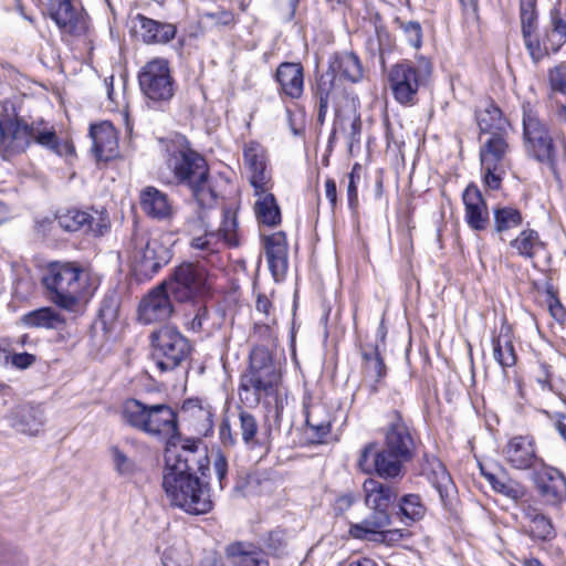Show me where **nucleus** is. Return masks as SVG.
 <instances>
[{
    "label": "nucleus",
    "mask_w": 566,
    "mask_h": 566,
    "mask_svg": "<svg viewBox=\"0 0 566 566\" xmlns=\"http://www.w3.org/2000/svg\"><path fill=\"white\" fill-rule=\"evenodd\" d=\"M417 455V432L399 410L388 415L382 428V443L369 441L360 449L356 467L367 475L380 480L400 481L407 472L406 465Z\"/></svg>",
    "instance_id": "f257e3e1"
},
{
    "label": "nucleus",
    "mask_w": 566,
    "mask_h": 566,
    "mask_svg": "<svg viewBox=\"0 0 566 566\" xmlns=\"http://www.w3.org/2000/svg\"><path fill=\"white\" fill-rule=\"evenodd\" d=\"M238 395L245 407L255 408L262 405L273 418L274 426H281L287 403V389L282 370L265 345L252 347L248 366L239 377Z\"/></svg>",
    "instance_id": "f03ea898"
},
{
    "label": "nucleus",
    "mask_w": 566,
    "mask_h": 566,
    "mask_svg": "<svg viewBox=\"0 0 566 566\" xmlns=\"http://www.w3.org/2000/svg\"><path fill=\"white\" fill-rule=\"evenodd\" d=\"M161 485L170 505L189 515H205L213 510L209 482L202 481L187 460L165 467Z\"/></svg>",
    "instance_id": "7ed1b4c3"
},
{
    "label": "nucleus",
    "mask_w": 566,
    "mask_h": 566,
    "mask_svg": "<svg viewBox=\"0 0 566 566\" xmlns=\"http://www.w3.org/2000/svg\"><path fill=\"white\" fill-rule=\"evenodd\" d=\"M48 298L59 308L74 312L93 295L90 275L75 262H50L42 276Z\"/></svg>",
    "instance_id": "20e7f679"
},
{
    "label": "nucleus",
    "mask_w": 566,
    "mask_h": 566,
    "mask_svg": "<svg viewBox=\"0 0 566 566\" xmlns=\"http://www.w3.org/2000/svg\"><path fill=\"white\" fill-rule=\"evenodd\" d=\"M520 19L524 45L535 64L558 53L566 44V20L559 8L554 7L549 11V25L545 28L541 38L536 35L538 20L536 0H521Z\"/></svg>",
    "instance_id": "39448f33"
},
{
    "label": "nucleus",
    "mask_w": 566,
    "mask_h": 566,
    "mask_svg": "<svg viewBox=\"0 0 566 566\" xmlns=\"http://www.w3.org/2000/svg\"><path fill=\"white\" fill-rule=\"evenodd\" d=\"M522 111V142L526 156L545 165L555 178H559L558 144L566 147L565 138H554L552 129L544 120L535 104L524 101Z\"/></svg>",
    "instance_id": "423d86ee"
},
{
    "label": "nucleus",
    "mask_w": 566,
    "mask_h": 566,
    "mask_svg": "<svg viewBox=\"0 0 566 566\" xmlns=\"http://www.w3.org/2000/svg\"><path fill=\"white\" fill-rule=\"evenodd\" d=\"M123 249L132 261L134 271L146 279H151L172 258L171 249L160 240L151 239L147 231L137 227L124 242Z\"/></svg>",
    "instance_id": "0eeeda50"
},
{
    "label": "nucleus",
    "mask_w": 566,
    "mask_h": 566,
    "mask_svg": "<svg viewBox=\"0 0 566 566\" xmlns=\"http://www.w3.org/2000/svg\"><path fill=\"white\" fill-rule=\"evenodd\" d=\"M138 85L145 105L154 111H165L172 101L177 83L168 60L155 57L140 67Z\"/></svg>",
    "instance_id": "6e6552de"
},
{
    "label": "nucleus",
    "mask_w": 566,
    "mask_h": 566,
    "mask_svg": "<svg viewBox=\"0 0 566 566\" xmlns=\"http://www.w3.org/2000/svg\"><path fill=\"white\" fill-rule=\"evenodd\" d=\"M45 9L62 36H71L93 50L94 29L80 0H46Z\"/></svg>",
    "instance_id": "1a4fd4ad"
},
{
    "label": "nucleus",
    "mask_w": 566,
    "mask_h": 566,
    "mask_svg": "<svg viewBox=\"0 0 566 566\" xmlns=\"http://www.w3.org/2000/svg\"><path fill=\"white\" fill-rule=\"evenodd\" d=\"M432 65L423 56L415 65L409 60L398 62L388 71L387 82L394 99L402 106H413L418 102V92L430 76Z\"/></svg>",
    "instance_id": "9d476101"
},
{
    "label": "nucleus",
    "mask_w": 566,
    "mask_h": 566,
    "mask_svg": "<svg viewBox=\"0 0 566 566\" xmlns=\"http://www.w3.org/2000/svg\"><path fill=\"white\" fill-rule=\"evenodd\" d=\"M151 359L160 371H171L181 366L192 352L189 339L174 326L165 325L149 335Z\"/></svg>",
    "instance_id": "9b49d317"
},
{
    "label": "nucleus",
    "mask_w": 566,
    "mask_h": 566,
    "mask_svg": "<svg viewBox=\"0 0 566 566\" xmlns=\"http://www.w3.org/2000/svg\"><path fill=\"white\" fill-rule=\"evenodd\" d=\"M166 164L180 186L188 187L202 177H209V166L202 155L191 148L185 137L166 144Z\"/></svg>",
    "instance_id": "f8f14e48"
},
{
    "label": "nucleus",
    "mask_w": 566,
    "mask_h": 566,
    "mask_svg": "<svg viewBox=\"0 0 566 566\" xmlns=\"http://www.w3.org/2000/svg\"><path fill=\"white\" fill-rule=\"evenodd\" d=\"M375 475H369L363 483L365 503L373 511L360 523L371 524L375 527H387L391 523L390 507L398 499L397 488L388 484L386 480L380 481Z\"/></svg>",
    "instance_id": "ddd939ff"
},
{
    "label": "nucleus",
    "mask_w": 566,
    "mask_h": 566,
    "mask_svg": "<svg viewBox=\"0 0 566 566\" xmlns=\"http://www.w3.org/2000/svg\"><path fill=\"white\" fill-rule=\"evenodd\" d=\"M165 287L179 303L192 301L208 292V273L201 265L184 262L176 266Z\"/></svg>",
    "instance_id": "4468645a"
},
{
    "label": "nucleus",
    "mask_w": 566,
    "mask_h": 566,
    "mask_svg": "<svg viewBox=\"0 0 566 566\" xmlns=\"http://www.w3.org/2000/svg\"><path fill=\"white\" fill-rule=\"evenodd\" d=\"M59 226L67 232L99 238L111 230L109 214L106 209H67L57 216Z\"/></svg>",
    "instance_id": "2eb2a0df"
},
{
    "label": "nucleus",
    "mask_w": 566,
    "mask_h": 566,
    "mask_svg": "<svg viewBox=\"0 0 566 566\" xmlns=\"http://www.w3.org/2000/svg\"><path fill=\"white\" fill-rule=\"evenodd\" d=\"M243 160L250 174L254 196L261 197L262 193L272 190L273 181L268 167L266 149L259 142L250 140L243 147Z\"/></svg>",
    "instance_id": "dca6fc26"
},
{
    "label": "nucleus",
    "mask_w": 566,
    "mask_h": 566,
    "mask_svg": "<svg viewBox=\"0 0 566 566\" xmlns=\"http://www.w3.org/2000/svg\"><path fill=\"white\" fill-rule=\"evenodd\" d=\"M311 104L316 114V125L323 127L329 107L334 108L335 123L343 120L342 109L336 99L338 95V86L329 75L323 73L316 74L314 82L311 84Z\"/></svg>",
    "instance_id": "f3484780"
},
{
    "label": "nucleus",
    "mask_w": 566,
    "mask_h": 566,
    "mask_svg": "<svg viewBox=\"0 0 566 566\" xmlns=\"http://www.w3.org/2000/svg\"><path fill=\"white\" fill-rule=\"evenodd\" d=\"M184 421L198 437H210L214 430L216 408L203 398L191 397L182 401Z\"/></svg>",
    "instance_id": "a211bd4d"
},
{
    "label": "nucleus",
    "mask_w": 566,
    "mask_h": 566,
    "mask_svg": "<svg viewBox=\"0 0 566 566\" xmlns=\"http://www.w3.org/2000/svg\"><path fill=\"white\" fill-rule=\"evenodd\" d=\"M170 296L163 283L151 289L139 302L138 321L144 325L167 321L174 312Z\"/></svg>",
    "instance_id": "6ab92c4d"
},
{
    "label": "nucleus",
    "mask_w": 566,
    "mask_h": 566,
    "mask_svg": "<svg viewBox=\"0 0 566 566\" xmlns=\"http://www.w3.org/2000/svg\"><path fill=\"white\" fill-rule=\"evenodd\" d=\"M144 433L174 443L175 439L179 438L177 412L166 403L150 405Z\"/></svg>",
    "instance_id": "aec40b11"
},
{
    "label": "nucleus",
    "mask_w": 566,
    "mask_h": 566,
    "mask_svg": "<svg viewBox=\"0 0 566 566\" xmlns=\"http://www.w3.org/2000/svg\"><path fill=\"white\" fill-rule=\"evenodd\" d=\"M506 462L514 469L526 471L538 469L544 461L537 454L536 443L532 436H514L512 437L504 450Z\"/></svg>",
    "instance_id": "412c9836"
},
{
    "label": "nucleus",
    "mask_w": 566,
    "mask_h": 566,
    "mask_svg": "<svg viewBox=\"0 0 566 566\" xmlns=\"http://www.w3.org/2000/svg\"><path fill=\"white\" fill-rule=\"evenodd\" d=\"M533 479L538 494L546 504L557 506L566 500V476L557 468L542 463L534 471Z\"/></svg>",
    "instance_id": "4be33fe9"
},
{
    "label": "nucleus",
    "mask_w": 566,
    "mask_h": 566,
    "mask_svg": "<svg viewBox=\"0 0 566 566\" xmlns=\"http://www.w3.org/2000/svg\"><path fill=\"white\" fill-rule=\"evenodd\" d=\"M361 387L369 397L377 395L385 386L388 368L380 354L379 344L369 345L361 349Z\"/></svg>",
    "instance_id": "5701e85b"
},
{
    "label": "nucleus",
    "mask_w": 566,
    "mask_h": 566,
    "mask_svg": "<svg viewBox=\"0 0 566 566\" xmlns=\"http://www.w3.org/2000/svg\"><path fill=\"white\" fill-rule=\"evenodd\" d=\"M13 114L6 118V135L2 157L7 160L24 153L32 143V125L18 116L12 106Z\"/></svg>",
    "instance_id": "b1692460"
},
{
    "label": "nucleus",
    "mask_w": 566,
    "mask_h": 566,
    "mask_svg": "<svg viewBox=\"0 0 566 566\" xmlns=\"http://www.w3.org/2000/svg\"><path fill=\"white\" fill-rule=\"evenodd\" d=\"M281 98L298 99L304 93V67L300 62H282L273 75Z\"/></svg>",
    "instance_id": "393cba45"
},
{
    "label": "nucleus",
    "mask_w": 566,
    "mask_h": 566,
    "mask_svg": "<svg viewBox=\"0 0 566 566\" xmlns=\"http://www.w3.org/2000/svg\"><path fill=\"white\" fill-rule=\"evenodd\" d=\"M323 74L329 75L334 82L339 78L356 84L364 77V67L356 53L340 51L329 56L327 70Z\"/></svg>",
    "instance_id": "a878e982"
},
{
    "label": "nucleus",
    "mask_w": 566,
    "mask_h": 566,
    "mask_svg": "<svg viewBox=\"0 0 566 566\" xmlns=\"http://www.w3.org/2000/svg\"><path fill=\"white\" fill-rule=\"evenodd\" d=\"M464 220L468 227L474 231H484L489 223V210L486 202L474 182H470L463 193Z\"/></svg>",
    "instance_id": "bb28decb"
},
{
    "label": "nucleus",
    "mask_w": 566,
    "mask_h": 566,
    "mask_svg": "<svg viewBox=\"0 0 566 566\" xmlns=\"http://www.w3.org/2000/svg\"><path fill=\"white\" fill-rule=\"evenodd\" d=\"M264 253L272 276L275 281L282 280L289 269V244L285 232L277 231L266 235Z\"/></svg>",
    "instance_id": "cd10ccee"
},
{
    "label": "nucleus",
    "mask_w": 566,
    "mask_h": 566,
    "mask_svg": "<svg viewBox=\"0 0 566 566\" xmlns=\"http://www.w3.org/2000/svg\"><path fill=\"white\" fill-rule=\"evenodd\" d=\"M93 140L92 151L98 161H111L118 156V136L115 127L109 122L93 124L90 127Z\"/></svg>",
    "instance_id": "c85d7f7f"
},
{
    "label": "nucleus",
    "mask_w": 566,
    "mask_h": 566,
    "mask_svg": "<svg viewBox=\"0 0 566 566\" xmlns=\"http://www.w3.org/2000/svg\"><path fill=\"white\" fill-rule=\"evenodd\" d=\"M224 553L232 566H270L269 554L252 542L230 543Z\"/></svg>",
    "instance_id": "c756f323"
},
{
    "label": "nucleus",
    "mask_w": 566,
    "mask_h": 566,
    "mask_svg": "<svg viewBox=\"0 0 566 566\" xmlns=\"http://www.w3.org/2000/svg\"><path fill=\"white\" fill-rule=\"evenodd\" d=\"M133 21L134 28L138 29L142 40L146 44H166L177 34L175 24L154 20L143 13H137Z\"/></svg>",
    "instance_id": "7c9ffc66"
},
{
    "label": "nucleus",
    "mask_w": 566,
    "mask_h": 566,
    "mask_svg": "<svg viewBox=\"0 0 566 566\" xmlns=\"http://www.w3.org/2000/svg\"><path fill=\"white\" fill-rule=\"evenodd\" d=\"M139 203L144 213L154 220L167 221L175 214L168 195L154 186H147L140 191Z\"/></svg>",
    "instance_id": "2f4dec72"
},
{
    "label": "nucleus",
    "mask_w": 566,
    "mask_h": 566,
    "mask_svg": "<svg viewBox=\"0 0 566 566\" xmlns=\"http://www.w3.org/2000/svg\"><path fill=\"white\" fill-rule=\"evenodd\" d=\"M333 420L329 412L323 406H313L305 409V430L307 442L322 444L331 434Z\"/></svg>",
    "instance_id": "473e14b6"
},
{
    "label": "nucleus",
    "mask_w": 566,
    "mask_h": 566,
    "mask_svg": "<svg viewBox=\"0 0 566 566\" xmlns=\"http://www.w3.org/2000/svg\"><path fill=\"white\" fill-rule=\"evenodd\" d=\"M481 475L488 481L491 489L513 502H518L525 497L527 491L523 483L512 479L505 469L499 468L497 471H490L480 465Z\"/></svg>",
    "instance_id": "72a5a7b5"
},
{
    "label": "nucleus",
    "mask_w": 566,
    "mask_h": 566,
    "mask_svg": "<svg viewBox=\"0 0 566 566\" xmlns=\"http://www.w3.org/2000/svg\"><path fill=\"white\" fill-rule=\"evenodd\" d=\"M513 338V328L506 319L502 322L499 333L492 334L493 357L503 369L515 366L517 361Z\"/></svg>",
    "instance_id": "f704fd0d"
},
{
    "label": "nucleus",
    "mask_w": 566,
    "mask_h": 566,
    "mask_svg": "<svg viewBox=\"0 0 566 566\" xmlns=\"http://www.w3.org/2000/svg\"><path fill=\"white\" fill-rule=\"evenodd\" d=\"M32 125V143L46 148L59 156H69L75 153L74 146L62 140L53 126L49 125L44 119L31 123Z\"/></svg>",
    "instance_id": "c9c22d12"
},
{
    "label": "nucleus",
    "mask_w": 566,
    "mask_h": 566,
    "mask_svg": "<svg viewBox=\"0 0 566 566\" xmlns=\"http://www.w3.org/2000/svg\"><path fill=\"white\" fill-rule=\"evenodd\" d=\"M474 117L480 134L506 133L511 127L510 120L492 98H489L483 107L475 109Z\"/></svg>",
    "instance_id": "e433bc0d"
},
{
    "label": "nucleus",
    "mask_w": 566,
    "mask_h": 566,
    "mask_svg": "<svg viewBox=\"0 0 566 566\" xmlns=\"http://www.w3.org/2000/svg\"><path fill=\"white\" fill-rule=\"evenodd\" d=\"M10 424L18 432L35 436L44 424V412L40 406H18L11 412Z\"/></svg>",
    "instance_id": "4c0bfd02"
},
{
    "label": "nucleus",
    "mask_w": 566,
    "mask_h": 566,
    "mask_svg": "<svg viewBox=\"0 0 566 566\" xmlns=\"http://www.w3.org/2000/svg\"><path fill=\"white\" fill-rule=\"evenodd\" d=\"M349 535L355 539L370 541L377 544L394 545L405 537V531L399 528L385 530V527H375L371 524L363 523L350 524Z\"/></svg>",
    "instance_id": "58836bf2"
},
{
    "label": "nucleus",
    "mask_w": 566,
    "mask_h": 566,
    "mask_svg": "<svg viewBox=\"0 0 566 566\" xmlns=\"http://www.w3.org/2000/svg\"><path fill=\"white\" fill-rule=\"evenodd\" d=\"M200 438L201 437H198L197 439H187L178 452L168 451L165 457V467L175 464L177 460H187L189 468H195V465H197V470L205 476V471L209 470L210 462L206 453H198Z\"/></svg>",
    "instance_id": "ea45409f"
},
{
    "label": "nucleus",
    "mask_w": 566,
    "mask_h": 566,
    "mask_svg": "<svg viewBox=\"0 0 566 566\" xmlns=\"http://www.w3.org/2000/svg\"><path fill=\"white\" fill-rule=\"evenodd\" d=\"M20 322L28 328L60 329L66 319L53 307L43 306L23 314Z\"/></svg>",
    "instance_id": "a19ab883"
},
{
    "label": "nucleus",
    "mask_w": 566,
    "mask_h": 566,
    "mask_svg": "<svg viewBox=\"0 0 566 566\" xmlns=\"http://www.w3.org/2000/svg\"><path fill=\"white\" fill-rule=\"evenodd\" d=\"M510 247L518 256L533 260L538 251L546 249L547 244L535 229L526 228L510 241Z\"/></svg>",
    "instance_id": "79ce46f5"
},
{
    "label": "nucleus",
    "mask_w": 566,
    "mask_h": 566,
    "mask_svg": "<svg viewBox=\"0 0 566 566\" xmlns=\"http://www.w3.org/2000/svg\"><path fill=\"white\" fill-rule=\"evenodd\" d=\"M150 405H146L136 398H126L119 407L120 420L124 424L144 432L147 427V413Z\"/></svg>",
    "instance_id": "37998d69"
},
{
    "label": "nucleus",
    "mask_w": 566,
    "mask_h": 566,
    "mask_svg": "<svg viewBox=\"0 0 566 566\" xmlns=\"http://www.w3.org/2000/svg\"><path fill=\"white\" fill-rule=\"evenodd\" d=\"M397 502V515L405 525H412L426 516L427 506L419 494H403Z\"/></svg>",
    "instance_id": "c03bdc74"
},
{
    "label": "nucleus",
    "mask_w": 566,
    "mask_h": 566,
    "mask_svg": "<svg viewBox=\"0 0 566 566\" xmlns=\"http://www.w3.org/2000/svg\"><path fill=\"white\" fill-rule=\"evenodd\" d=\"M507 135L509 132L491 135V137L480 148L481 165L502 166V161L510 149Z\"/></svg>",
    "instance_id": "a18cd8bd"
},
{
    "label": "nucleus",
    "mask_w": 566,
    "mask_h": 566,
    "mask_svg": "<svg viewBox=\"0 0 566 566\" xmlns=\"http://www.w3.org/2000/svg\"><path fill=\"white\" fill-rule=\"evenodd\" d=\"M254 212L256 219L268 227H276L282 221L281 209L271 190L259 197L254 205Z\"/></svg>",
    "instance_id": "49530a36"
},
{
    "label": "nucleus",
    "mask_w": 566,
    "mask_h": 566,
    "mask_svg": "<svg viewBox=\"0 0 566 566\" xmlns=\"http://www.w3.org/2000/svg\"><path fill=\"white\" fill-rule=\"evenodd\" d=\"M427 479L438 492L442 505L447 507L450 504L454 484L446 467L439 461L436 462L427 473Z\"/></svg>",
    "instance_id": "de8ad7c7"
},
{
    "label": "nucleus",
    "mask_w": 566,
    "mask_h": 566,
    "mask_svg": "<svg viewBox=\"0 0 566 566\" xmlns=\"http://www.w3.org/2000/svg\"><path fill=\"white\" fill-rule=\"evenodd\" d=\"M238 421L241 439L245 447L254 449L261 447L262 442L258 439L259 421L256 417L242 407H238Z\"/></svg>",
    "instance_id": "09e8293b"
},
{
    "label": "nucleus",
    "mask_w": 566,
    "mask_h": 566,
    "mask_svg": "<svg viewBox=\"0 0 566 566\" xmlns=\"http://www.w3.org/2000/svg\"><path fill=\"white\" fill-rule=\"evenodd\" d=\"M188 188L198 206L202 209H211L217 205L218 195L212 187L209 177H202L190 184Z\"/></svg>",
    "instance_id": "8fccbe9b"
},
{
    "label": "nucleus",
    "mask_w": 566,
    "mask_h": 566,
    "mask_svg": "<svg viewBox=\"0 0 566 566\" xmlns=\"http://www.w3.org/2000/svg\"><path fill=\"white\" fill-rule=\"evenodd\" d=\"M494 230L497 233L515 229L523 223V216L516 208L506 206L493 210Z\"/></svg>",
    "instance_id": "3c124183"
},
{
    "label": "nucleus",
    "mask_w": 566,
    "mask_h": 566,
    "mask_svg": "<svg viewBox=\"0 0 566 566\" xmlns=\"http://www.w3.org/2000/svg\"><path fill=\"white\" fill-rule=\"evenodd\" d=\"M238 226L237 211L231 207H223L222 221L217 233L229 247L239 245Z\"/></svg>",
    "instance_id": "603ef678"
},
{
    "label": "nucleus",
    "mask_w": 566,
    "mask_h": 566,
    "mask_svg": "<svg viewBox=\"0 0 566 566\" xmlns=\"http://www.w3.org/2000/svg\"><path fill=\"white\" fill-rule=\"evenodd\" d=\"M202 21L210 28L221 30L228 27H234L238 22L235 13L222 7H217L214 10L203 11L201 13Z\"/></svg>",
    "instance_id": "864d4df0"
},
{
    "label": "nucleus",
    "mask_w": 566,
    "mask_h": 566,
    "mask_svg": "<svg viewBox=\"0 0 566 566\" xmlns=\"http://www.w3.org/2000/svg\"><path fill=\"white\" fill-rule=\"evenodd\" d=\"M109 453L114 464V469L120 476H132L138 471L136 461L129 458L117 446L109 448Z\"/></svg>",
    "instance_id": "5fc2aeb1"
},
{
    "label": "nucleus",
    "mask_w": 566,
    "mask_h": 566,
    "mask_svg": "<svg viewBox=\"0 0 566 566\" xmlns=\"http://www.w3.org/2000/svg\"><path fill=\"white\" fill-rule=\"evenodd\" d=\"M0 566H29V559L17 546L0 542Z\"/></svg>",
    "instance_id": "6e6d98bb"
},
{
    "label": "nucleus",
    "mask_w": 566,
    "mask_h": 566,
    "mask_svg": "<svg viewBox=\"0 0 566 566\" xmlns=\"http://www.w3.org/2000/svg\"><path fill=\"white\" fill-rule=\"evenodd\" d=\"M360 165L356 163L347 175L348 184L346 189V197L348 208L352 212H356L359 206L358 184L360 181Z\"/></svg>",
    "instance_id": "4d7b16f0"
},
{
    "label": "nucleus",
    "mask_w": 566,
    "mask_h": 566,
    "mask_svg": "<svg viewBox=\"0 0 566 566\" xmlns=\"http://www.w3.org/2000/svg\"><path fill=\"white\" fill-rule=\"evenodd\" d=\"M530 536L538 541H548L555 536V530L552 521L546 515L541 516L530 524Z\"/></svg>",
    "instance_id": "13d9d810"
},
{
    "label": "nucleus",
    "mask_w": 566,
    "mask_h": 566,
    "mask_svg": "<svg viewBox=\"0 0 566 566\" xmlns=\"http://www.w3.org/2000/svg\"><path fill=\"white\" fill-rule=\"evenodd\" d=\"M263 545L266 549L265 552H270L272 555L277 556L280 553L284 552L286 547L285 531L280 527L270 531L263 537Z\"/></svg>",
    "instance_id": "bf43d9fd"
},
{
    "label": "nucleus",
    "mask_w": 566,
    "mask_h": 566,
    "mask_svg": "<svg viewBox=\"0 0 566 566\" xmlns=\"http://www.w3.org/2000/svg\"><path fill=\"white\" fill-rule=\"evenodd\" d=\"M547 80L553 92L566 95V61L549 69Z\"/></svg>",
    "instance_id": "052dcab7"
},
{
    "label": "nucleus",
    "mask_w": 566,
    "mask_h": 566,
    "mask_svg": "<svg viewBox=\"0 0 566 566\" xmlns=\"http://www.w3.org/2000/svg\"><path fill=\"white\" fill-rule=\"evenodd\" d=\"M219 233L210 231L191 240V247L207 253H217L220 249Z\"/></svg>",
    "instance_id": "680f3d73"
},
{
    "label": "nucleus",
    "mask_w": 566,
    "mask_h": 566,
    "mask_svg": "<svg viewBox=\"0 0 566 566\" xmlns=\"http://www.w3.org/2000/svg\"><path fill=\"white\" fill-rule=\"evenodd\" d=\"M397 23L399 28L403 31V34L408 41V43L415 48L419 49L422 45V28L418 21H408L403 22L397 19Z\"/></svg>",
    "instance_id": "e2e57ef3"
},
{
    "label": "nucleus",
    "mask_w": 566,
    "mask_h": 566,
    "mask_svg": "<svg viewBox=\"0 0 566 566\" xmlns=\"http://www.w3.org/2000/svg\"><path fill=\"white\" fill-rule=\"evenodd\" d=\"M483 171V182L491 190H499L502 186L504 171L502 166L481 165Z\"/></svg>",
    "instance_id": "0e129e2a"
},
{
    "label": "nucleus",
    "mask_w": 566,
    "mask_h": 566,
    "mask_svg": "<svg viewBox=\"0 0 566 566\" xmlns=\"http://www.w3.org/2000/svg\"><path fill=\"white\" fill-rule=\"evenodd\" d=\"M118 312V303L114 295H106L101 302V306L98 308V317L102 321L103 325L106 326L108 323H112Z\"/></svg>",
    "instance_id": "69168bd1"
},
{
    "label": "nucleus",
    "mask_w": 566,
    "mask_h": 566,
    "mask_svg": "<svg viewBox=\"0 0 566 566\" xmlns=\"http://www.w3.org/2000/svg\"><path fill=\"white\" fill-rule=\"evenodd\" d=\"M210 313L206 305H200L196 308L192 318L187 323V328L193 333H199L206 328Z\"/></svg>",
    "instance_id": "338daca9"
},
{
    "label": "nucleus",
    "mask_w": 566,
    "mask_h": 566,
    "mask_svg": "<svg viewBox=\"0 0 566 566\" xmlns=\"http://www.w3.org/2000/svg\"><path fill=\"white\" fill-rule=\"evenodd\" d=\"M163 566H190L188 560L184 558L182 554L174 548H167L161 555Z\"/></svg>",
    "instance_id": "774afa93"
}]
</instances>
